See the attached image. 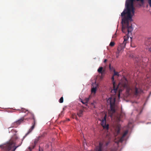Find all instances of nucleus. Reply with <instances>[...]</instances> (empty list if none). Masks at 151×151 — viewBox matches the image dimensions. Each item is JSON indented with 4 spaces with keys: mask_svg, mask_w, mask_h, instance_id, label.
Here are the masks:
<instances>
[{
    "mask_svg": "<svg viewBox=\"0 0 151 151\" xmlns=\"http://www.w3.org/2000/svg\"><path fill=\"white\" fill-rule=\"evenodd\" d=\"M114 79V76H113L111 80L113 82V89L111 91V92L114 93V95L116 93L118 88L119 89V92L122 91L125 88L127 89L128 92H129L131 90L134 95L136 96L141 93L143 91L141 89L137 88L136 87L130 88L128 84V81L125 77H124L122 81H120L117 86H116L115 83L113 81Z\"/></svg>",
    "mask_w": 151,
    "mask_h": 151,
    "instance_id": "obj_1",
    "label": "nucleus"
},
{
    "mask_svg": "<svg viewBox=\"0 0 151 151\" xmlns=\"http://www.w3.org/2000/svg\"><path fill=\"white\" fill-rule=\"evenodd\" d=\"M135 0H127L125 4L127 10H124L121 13L122 22H124L126 27H128V21H132V17L134 13L133 4V2Z\"/></svg>",
    "mask_w": 151,
    "mask_h": 151,
    "instance_id": "obj_2",
    "label": "nucleus"
},
{
    "mask_svg": "<svg viewBox=\"0 0 151 151\" xmlns=\"http://www.w3.org/2000/svg\"><path fill=\"white\" fill-rule=\"evenodd\" d=\"M122 31L124 33H126L128 32V34L124 37V40L122 43H120L118 45L117 48V51L116 52V57L118 58L119 56V54L120 53L122 52L125 47L126 43L127 42V40L129 38V34H131L132 31L133 30V28L132 26H129V21L128 24V27H126L125 24L124 22H122Z\"/></svg>",
    "mask_w": 151,
    "mask_h": 151,
    "instance_id": "obj_3",
    "label": "nucleus"
},
{
    "mask_svg": "<svg viewBox=\"0 0 151 151\" xmlns=\"http://www.w3.org/2000/svg\"><path fill=\"white\" fill-rule=\"evenodd\" d=\"M27 115L30 117L28 118L29 119H32L33 120V122L32 124V126L29 129L28 132L25 134V135L23 137V140L30 133H31L32 130L35 128L36 124V121L35 118V116L33 114L30 112L28 111L27 113Z\"/></svg>",
    "mask_w": 151,
    "mask_h": 151,
    "instance_id": "obj_4",
    "label": "nucleus"
},
{
    "mask_svg": "<svg viewBox=\"0 0 151 151\" xmlns=\"http://www.w3.org/2000/svg\"><path fill=\"white\" fill-rule=\"evenodd\" d=\"M14 145V141L11 140L8 142L6 144L0 145V147L5 151H9Z\"/></svg>",
    "mask_w": 151,
    "mask_h": 151,
    "instance_id": "obj_5",
    "label": "nucleus"
},
{
    "mask_svg": "<svg viewBox=\"0 0 151 151\" xmlns=\"http://www.w3.org/2000/svg\"><path fill=\"white\" fill-rule=\"evenodd\" d=\"M115 97L114 96H111L107 100V105H110L111 110L113 113L115 112Z\"/></svg>",
    "mask_w": 151,
    "mask_h": 151,
    "instance_id": "obj_6",
    "label": "nucleus"
},
{
    "mask_svg": "<svg viewBox=\"0 0 151 151\" xmlns=\"http://www.w3.org/2000/svg\"><path fill=\"white\" fill-rule=\"evenodd\" d=\"M106 116L105 115L101 121V125L104 128L108 129L109 128V125L106 124Z\"/></svg>",
    "mask_w": 151,
    "mask_h": 151,
    "instance_id": "obj_7",
    "label": "nucleus"
},
{
    "mask_svg": "<svg viewBox=\"0 0 151 151\" xmlns=\"http://www.w3.org/2000/svg\"><path fill=\"white\" fill-rule=\"evenodd\" d=\"M98 72L101 74L102 76H104L105 74V70L103 69L102 67H100L98 69Z\"/></svg>",
    "mask_w": 151,
    "mask_h": 151,
    "instance_id": "obj_8",
    "label": "nucleus"
},
{
    "mask_svg": "<svg viewBox=\"0 0 151 151\" xmlns=\"http://www.w3.org/2000/svg\"><path fill=\"white\" fill-rule=\"evenodd\" d=\"M24 118H22L20 119L17 120V121L15 122L13 124L14 126H13V127H16L17 126V125H19L20 124V123L24 120Z\"/></svg>",
    "mask_w": 151,
    "mask_h": 151,
    "instance_id": "obj_9",
    "label": "nucleus"
},
{
    "mask_svg": "<svg viewBox=\"0 0 151 151\" xmlns=\"http://www.w3.org/2000/svg\"><path fill=\"white\" fill-rule=\"evenodd\" d=\"M84 111V109H80L77 113V115L79 117H82L83 114V112Z\"/></svg>",
    "mask_w": 151,
    "mask_h": 151,
    "instance_id": "obj_10",
    "label": "nucleus"
},
{
    "mask_svg": "<svg viewBox=\"0 0 151 151\" xmlns=\"http://www.w3.org/2000/svg\"><path fill=\"white\" fill-rule=\"evenodd\" d=\"M103 145V143L102 142H100L99 143V145L98 147V150L96 151H102Z\"/></svg>",
    "mask_w": 151,
    "mask_h": 151,
    "instance_id": "obj_11",
    "label": "nucleus"
},
{
    "mask_svg": "<svg viewBox=\"0 0 151 151\" xmlns=\"http://www.w3.org/2000/svg\"><path fill=\"white\" fill-rule=\"evenodd\" d=\"M128 133V130H126L125 131L124 134H123L122 136L121 137V138L120 139V141L121 142H122L123 141V138Z\"/></svg>",
    "mask_w": 151,
    "mask_h": 151,
    "instance_id": "obj_12",
    "label": "nucleus"
},
{
    "mask_svg": "<svg viewBox=\"0 0 151 151\" xmlns=\"http://www.w3.org/2000/svg\"><path fill=\"white\" fill-rule=\"evenodd\" d=\"M43 135H41V136H38L37 137L36 139H35L34 142L33 143H34L35 145H36L38 142V141L40 139V138L41 137H42Z\"/></svg>",
    "mask_w": 151,
    "mask_h": 151,
    "instance_id": "obj_13",
    "label": "nucleus"
},
{
    "mask_svg": "<svg viewBox=\"0 0 151 151\" xmlns=\"http://www.w3.org/2000/svg\"><path fill=\"white\" fill-rule=\"evenodd\" d=\"M150 39H151V38H150L147 40V42H145V45H146L147 46V47H148V49H149V50L151 52V47H150V43L148 44L147 43L148 42L150 41Z\"/></svg>",
    "mask_w": 151,
    "mask_h": 151,
    "instance_id": "obj_14",
    "label": "nucleus"
},
{
    "mask_svg": "<svg viewBox=\"0 0 151 151\" xmlns=\"http://www.w3.org/2000/svg\"><path fill=\"white\" fill-rule=\"evenodd\" d=\"M36 145L34 143H33L32 144L31 146L29 147L28 149L30 151H31L32 149H33L35 146Z\"/></svg>",
    "mask_w": 151,
    "mask_h": 151,
    "instance_id": "obj_15",
    "label": "nucleus"
},
{
    "mask_svg": "<svg viewBox=\"0 0 151 151\" xmlns=\"http://www.w3.org/2000/svg\"><path fill=\"white\" fill-rule=\"evenodd\" d=\"M96 91V88H93L91 89V92L92 93H95Z\"/></svg>",
    "mask_w": 151,
    "mask_h": 151,
    "instance_id": "obj_16",
    "label": "nucleus"
},
{
    "mask_svg": "<svg viewBox=\"0 0 151 151\" xmlns=\"http://www.w3.org/2000/svg\"><path fill=\"white\" fill-rule=\"evenodd\" d=\"M59 102L60 103H62L63 101V97H62L60 98V99L59 101Z\"/></svg>",
    "mask_w": 151,
    "mask_h": 151,
    "instance_id": "obj_17",
    "label": "nucleus"
},
{
    "mask_svg": "<svg viewBox=\"0 0 151 151\" xmlns=\"http://www.w3.org/2000/svg\"><path fill=\"white\" fill-rule=\"evenodd\" d=\"M115 45V43L114 42H110L109 45L111 47H113Z\"/></svg>",
    "mask_w": 151,
    "mask_h": 151,
    "instance_id": "obj_18",
    "label": "nucleus"
},
{
    "mask_svg": "<svg viewBox=\"0 0 151 151\" xmlns=\"http://www.w3.org/2000/svg\"><path fill=\"white\" fill-rule=\"evenodd\" d=\"M26 111H27L28 112V111L27 110H26L25 109H22V112L25 113Z\"/></svg>",
    "mask_w": 151,
    "mask_h": 151,
    "instance_id": "obj_19",
    "label": "nucleus"
},
{
    "mask_svg": "<svg viewBox=\"0 0 151 151\" xmlns=\"http://www.w3.org/2000/svg\"><path fill=\"white\" fill-rule=\"evenodd\" d=\"M114 76H119V73L118 72H115L114 71Z\"/></svg>",
    "mask_w": 151,
    "mask_h": 151,
    "instance_id": "obj_20",
    "label": "nucleus"
},
{
    "mask_svg": "<svg viewBox=\"0 0 151 151\" xmlns=\"http://www.w3.org/2000/svg\"><path fill=\"white\" fill-rule=\"evenodd\" d=\"M89 100V98H86V99L84 100L85 101V103H86L87 104Z\"/></svg>",
    "mask_w": 151,
    "mask_h": 151,
    "instance_id": "obj_21",
    "label": "nucleus"
},
{
    "mask_svg": "<svg viewBox=\"0 0 151 151\" xmlns=\"http://www.w3.org/2000/svg\"><path fill=\"white\" fill-rule=\"evenodd\" d=\"M81 101L83 104H85L86 105V106H87V104H86V103H85V101H84V100H81Z\"/></svg>",
    "mask_w": 151,
    "mask_h": 151,
    "instance_id": "obj_22",
    "label": "nucleus"
},
{
    "mask_svg": "<svg viewBox=\"0 0 151 151\" xmlns=\"http://www.w3.org/2000/svg\"><path fill=\"white\" fill-rule=\"evenodd\" d=\"M148 2L150 6L151 7V0H148Z\"/></svg>",
    "mask_w": 151,
    "mask_h": 151,
    "instance_id": "obj_23",
    "label": "nucleus"
},
{
    "mask_svg": "<svg viewBox=\"0 0 151 151\" xmlns=\"http://www.w3.org/2000/svg\"><path fill=\"white\" fill-rule=\"evenodd\" d=\"M21 144H20V145H18L17 147H16L13 150H12V151H15V150L16 149L17 147H18L19 146H20L21 145Z\"/></svg>",
    "mask_w": 151,
    "mask_h": 151,
    "instance_id": "obj_24",
    "label": "nucleus"
},
{
    "mask_svg": "<svg viewBox=\"0 0 151 151\" xmlns=\"http://www.w3.org/2000/svg\"><path fill=\"white\" fill-rule=\"evenodd\" d=\"M39 151H43L42 149L41 148L40 146L39 147Z\"/></svg>",
    "mask_w": 151,
    "mask_h": 151,
    "instance_id": "obj_25",
    "label": "nucleus"
},
{
    "mask_svg": "<svg viewBox=\"0 0 151 151\" xmlns=\"http://www.w3.org/2000/svg\"><path fill=\"white\" fill-rule=\"evenodd\" d=\"M109 69H110V70H111V65L110 64L109 65Z\"/></svg>",
    "mask_w": 151,
    "mask_h": 151,
    "instance_id": "obj_26",
    "label": "nucleus"
},
{
    "mask_svg": "<svg viewBox=\"0 0 151 151\" xmlns=\"http://www.w3.org/2000/svg\"><path fill=\"white\" fill-rule=\"evenodd\" d=\"M137 1H141V2H143L144 0H136Z\"/></svg>",
    "mask_w": 151,
    "mask_h": 151,
    "instance_id": "obj_27",
    "label": "nucleus"
},
{
    "mask_svg": "<svg viewBox=\"0 0 151 151\" xmlns=\"http://www.w3.org/2000/svg\"><path fill=\"white\" fill-rule=\"evenodd\" d=\"M107 61V60L106 59H105L104 60V63H106V62Z\"/></svg>",
    "mask_w": 151,
    "mask_h": 151,
    "instance_id": "obj_28",
    "label": "nucleus"
},
{
    "mask_svg": "<svg viewBox=\"0 0 151 151\" xmlns=\"http://www.w3.org/2000/svg\"><path fill=\"white\" fill-rule=\"evenodd\" d=\"M116 37V34H115V35H114L113 36V38H114V37Z\"/></svg>",
    "mask_w": 151,
    "mask_h": 151,
    "instance_id": "obj_29",
    "label": "nucleus"
},
{
    "mask_svg": "<svg viewBox=\"0 0 151 151\" xmlns=\"http://www.w3.org/2000/svg\"><path fill=\"white\" fill-rule=\"evenodd\" d=\"M120 132V130L119 129L118 130V131H117V133H119Z\"/></svg>",
    "mask_w": 151,
    "mask_h": 151,
    "instance_id": "obj_30",
    "label": "nucleus"
},
{
    "mask_svg": "<svg viewBox=\"0 0 151 151\" xmlns=\"http://www.w3.org/2000/svg\"><path fill=\"white\" fill-rule=\"evenodd\" d=\"M110 151H115L113 149H111Z\"/></svg>",
    "mask_w": 151,
    "mask_h": 151,
    "instance_id": "obj_31",
    "label": "nucleus"
},
{
    "mask_svg": "<svg viewBox=\"0 0 151 151\" xmlns=\"http://www.w3.org/2000/svg\"><path fill=\"white\" fill-rule=\"evenodd\" d=\"M76 120H78V118H77V117L76 116Z\"/></svg>",
    "mask_w": 151,
    "mask_h": 151,
    "instance_id": "obj_32",
    "label": "nucleus"
},
{
    "mask_svg": "<svg viewBox=\"0 0 151 151\" xmlns=\"http://www.w3.org/2000/svg\"><path fill=\"white\" fill-rule=\"evenodd\" d=\"M15 138H16V139H17V137L15 136Z\"/></svg>",
    "mask_w": 151,
    "mask_h": 151,
    "instance_id": "obj_33",
    "label": "nucleus"
},
{
    "mask_svg": "<svg viewBox=\"0 0 151 151\" xmlns=\"http://www.w3.org/2000/svg\"><path fill=\"white\" fill-rule=\"evenodd\" d=\"M108 143H107L106 145H108Z\"/></svg>",
    "mask_w": 151,
    "mask_h": 151,
    "instance_id": "obj_34",
    "label": "nucleus"
},
{
    "mask_svg": "<svg viewBox=\"0 0 151 151\" xmlns=\"http://www.w3.org/2000/svg\"><path fill=\"white\" fill-rule=\"evenodd\" d=\"M119 96H120V94L119 93L118 94Z\"/></svg>",
    "mask_w": 151,
    "mask_h": 151,
    "instance_id": "obj_35",
    "label": "nucleus"
}]
</instances>
